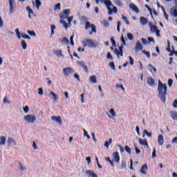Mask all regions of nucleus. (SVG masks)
Instances as JSON below:
<instances>
[{
    "label": "nucleus",
    "mask_w": 177,
    "mask_h": 177,
    "mask_svg": "<svg viewBox=\"0 0 177 177\" xmlns=\"http://www.w3.org/2000/svg\"><path fill=\"white\" fill-rule=\"evenodd\" d=\"M167 84H162L161 81H158V96L161 100L162 103H165L167 102Z\"/></svg>",
    "instance_id": "1"
},
{
    "label": "nucleus",
    "mask_w": 177,
    "mask_h": 177,
    "mask_svg": "<svg viewBox=\"0 0 177 177\" xmlns=\"http://www.w3.org/2000/svg\"><path fill=\"white\" fill-rule=\"evenodd\" d=\"M101 2L102 3H104V5L106 6L109 12L108 15L109 16H111L113 15V12L114 13H117L118 12V10L117 9V7L113 6V9H111V7L113 6V3H111V1L110 0H101Z\"/></svg>",
    "instance_id": "2"
},
{
    "label": "nucleus",
    "mask_w": 177,
    "mask_h": 177,
    "mask_svg": "<svg viewBox=\"0 0 177 177\" xmlns=\"http://www.w3.org/2000/svg\"><path fill=\"white\" fill-rule=\"evenodd\" d=\"M83 46L84 48H97V44L95 43L93 40L91 39H86L82 41Z\"/></svg>",
    "instance_id": "3"
},
{
    "label": "nucleus",
    "mask_w": 177,
    "mask_h": 177,
    "mask_svg": "<svg viewBox=\"0 0 177 177\" xmlns=\"http://www.w3.org/2000/svg\"><path fill=\"white\" fill-rule=\"evenodd\" d=\"M89 28H91V31L89 32V35H92L93 32H96V26L95 24H91V22L86 21L85 25V30H89Z\"/></svg>",
    "instance_id": "4"
},
{
    "label": "nucleus",
    "mask_w": 177,
    "mask_h": 177,
    "mask_svg": "<svg viewBox=\"0 0 177 177\" xmlns=\"http://www.w3.org/2000/svg\"><path fill=\"white\" fill-rule=\"evenodd\" d=\"M24 121H26V122H28L29 124H34V122H35L37 120V118L35 117V115H26L24 117Z\"/></svg>",
    "instance_id": "5"
},
{
    "label": "nucleus",
    "mask_w": 177,
    "mask_h": 177,
    "mask_svg": "<svg viewBox=\"0 0 177 177\" xmlns=\"http://www.w3.org/2000/svg\"><path fill=\"white\" fill-rule=\"evenodd\" d=\"M122 49H124V46H122H122L119 47V50L117 48L114 50V53L115 55H116V56H118V57H120V56L122 57L124 56V54L122 53Z\"/></svg>",
    "instance_id": "6"
},
{
    "label": "nucleus",
    "mask_w": 177,
    "mask_h": 177,
    "mask_svg": "<svg viewBox=\"0 0 177 177\" xmlns=\"http://www.w3.org/2000/svg\"><path fill=\"white\" fill-rule=\"evenodd\" d=\"M149 27L151 28V32H156V36H158V37H161V35H160V30L157 28L156 26H153L150 24Z\"/></svg>",
    "instance_id": "7"
},
{
    "label": "nucleus",
    "mask_w": 177,
    "mask_h": 177,
    "mask_svg": "<svg viewBox=\"0 0 177 177\" xmlns=\"http://www.w3.org/2000/svg\"><path fill=\"white\" fill-rule=\"evenodd\" d=\"M74 73V70L72 68L68 67L63 69V73L64 74L65 77H68L70 74H73Z\"/></svg>",
    "instance_id": "8"
},
{
    "label": "nucleus",
    "mask_w": 177,
    "mask_h": 177,
    "mask_svg": "<svg viewBox=\"0 0 177 177\" xmlns=\"http://www.w3.org/2000/svg\"><path fill=\"white\" fill-rule=\"evenodd\" d=\"M10 5V13H14L15 12V6H16V3H15V0H8Z\"/></svg>",
    "instance_id": "9"
},
{
    "label": "nucleus",
    "mask_w": 177,
    "mask_h": 177,
    "mask_svg": "<svg viewBox=\"0 0 177 177\" xmlns=\"http://www.w3.org/2000/svg\"><path fill=\"white\" fill-rule=\"evenodd\" d=\"M51 120H53V121H55V122H57V124H59V125H62V124H63V120L60 116H52Z\"/></svg>",
    "instance_id": "10"
},
{
    "label": "nucleus",
    "mask_w": 177,
    "mask_h": 177,
    "mask_svg": "<svg viewBox=\"0 0 177 177\" xmlns=\"http://www.w3.org/2000/svg\"><path fill=\"white\" fill-rule=\"evenodd\" d=\"M77 64H79V66H81L82 68H83V70H84V71H85V73H86V74H88V73H89V71L88 70V67L86 66V65H85V62H81V61H77Z\"/></svg>",
    "instance_id": "11"
},
{
    "label": "nucleus",
    "mask_w": 177,
    "mask_h": 177,
    "mask_svg": "<svg viewBox=\"0 0 177 177\" xmlns=\"http://www.w3.org/2000/svg\"><path fill=\"white\" fill-rule=\"evenodd\" d=\"M70 15V9L64 10V14L60 15L61 19H67Z\"/></svg>",
    "instance_id": "12"
},
{
    "label": "nucleus",
    "mask_w": 177,
    "mask_h": 177,
    "mask_svg": "<svg viewBox=\"0 0 177 177\" xmlns=\"http://www.w3.org/2000/svg\"><path fill=\"white\" fill-rule=\"evenodd\" d=\"M8 146L11 147V146H17V143L13 138H8L7 140Z\"/></svg>",
    "instance_id": "13"
},
{
    "label": "nucleus",
    "mask_w": 177,
    "mask_h": 177,
    "mask_svg": "<svg viewBox=\"0 0 177 177\" xmlns=\"http://www.w3.org/2000/svg\"><path fill=\"white\" fill-rule=\"evenodd\" d=\"M113 160L115 161V162H120V153L118 152H114L113 153Z\"/></svg>",
    "instance_id": "14"
},
{
    "label": "nucleus",
    "mask_w": 177,
    "mask_h": 177,
    "mask_svg": "<svg viewBox=\"0 0 177 177\" xmlns=\"http://www.w3.org/2000/svg\"><path fill=\"white\" fill-rule=\"evenodd\" d=\"M85 173L86 175H88V177H97V174H96L93 170H87Z\"/></svg>",
    "instance_id": "15"
},
{
    "label": "nucleus",
    "mask_w": 177,
    "mask_h": 177,
    "mask_svg": "<svg viewBox=\"0 0 177 177\" xmlns=\"http://www.w3.org/2000/svg\"><path fill=\"white\" fill-rule=\"evenodd\" d=\"M129 8L130 9H131V10L136 12V13H139V8H138V6H136V5H135L134 3H131L129 5Z\"/></svg>",
    "instance_id": "16"
},
{
    "label": "nucleus",
    "mask_w": 177,
    "mask_h": 177,
    "mask_svg": "<svg viewBox=\"0 0 177 177\" xmlns=\"http://www.w3.org/2000/svg\"><path fill=\"white\" fill-rule=\"evenodd\" d=\"M138 142L139 144L141 145V146H146L147 147H149V143L147 142V140H142V138H139Z\"/></svg>",
    "instance_id": "17"
},
{
    "label": "nucleus",
    "mask_w": 177,
    "mask_h": 177,
    "mask_svg": "<svg viewBox=\"0 0 177 177\" xmlns=\"http://www.w3.org/2000/svg\"><path fill=\"white\" fill-rule=\"evenodd\" d=\"M136 50H143V46L142 44H140V41H137L136 46H135Z\"/></svg>",
    "instance_id": "18"
},
{
    "label": "nucleus",
    "mask_w": 177,
    "mask_h": 177,
    "mask_svg": "<svg viewBox=\"0 0 177 177\" xmlns=\"http://www.w3.org/2000/svg\"><path fill=\"white\" fill-rule=\"evenodd\" d=\"M158 143L159 146H162V145H164V137L161 134L158 137Z\"/></svg>",
    "instance_id": "19"
},
{
    "label": "nucleus",
    "mask_w": 177,
    "mask_h": 177,
    "mask_svg": "<svg viewBox=\"0 0 177 177\" xmlns=\"http://www.w3.org/2000/svg\"><path fill=\"white\" fill-rule=\"evenodd\" d=\"M145 169L147 170V165H146V164L142 166V167L140 170V172L141 174H143V175H147V173L145 171Z\"/></svg>",
    "instance_id": "20"
},
{
    "label": "nucleus",
    "mask_w": 177,
    "mask_h": 177,
    "mask_svg": "<svg viewBox=\"0 0 177 177\" xmlns=\"http://www.w3.org/2000/svg\"><path fill=\"white\" fill-rule=\"evenodd\" d=\"M147 84L149 86H153L154 85V79L151 77L147 78Z\"/></svg>",
    "instance_id": "21"
},
{
    "label": "nucleus",
    "mask_w": 177,
    "mask_h": 177,
    "mask_svg": "<svg viewBox=\"0 0 177 177\" xmlns=\"http://www.w3.org/2000/svg\"><path fill=\"white\" fill-rule=\"evenodd\" d=\"M6 145V138L5 136L0 137V145L3 146Z\"/></svg>",
    "instance_id": "22"
},
{
    "label": "nucleus",
    "mask_w": 177,
    "mask_h": 177,
    "mask_svg": "<svg viewBox=\"0 0 177 177\" xmlns=\"http://www.w3.org/2000/svg\"><path fill=\"white\" fill-rule=\"evenodd\" d=\"M140 21L141 24H142V26H146V24H147V18L141 17L140 18Z\"/></svg>",
    "instance_id": "23"
},
{
    "label": "nucleus",
    "mask_w": 177,
    "mask_h": 177,
    "mask_svg": "<svg viewBox=\"0 0 177 177\" xmlns=\"http://www.w3.org/2000/svg\"><path fill=\"white\" fill-rule=\"evenodd\" d=\"M90 82L91 84H97V79L95 75L91 76L90 77Z\"/></svg>",
    "instance_id": "24"
},
{
    "label": "nucleus",
    "mask_w": 177,
    "mask_h": 177,
    "mask_svg": "<svg viewBox=\"0 0 177 177\" xmlns=\"http://www.w3.org/2000/svg\"><path fill=\"white\" fill-rule=\"evenodd\" d=\"M26 10H28V12L29 19H31V15H34V11H32V9H31V8H30V6H28L26 8Z\"/></svg>",
    "instance_id": "25"
},
{
    "label": "nucleus",
    "mask_w": 177,
    "mask_h": 177,
    "mask_svg": "<svg viewBox=\"0 0 177 177\" xmlns=\"http://www.w3.org/2000/svg\"><path fill=\"white\" fill-rule=\"evenodd\" d=\"M111 143H113V139L109 138V141H105L104 147L109 149V146H110Z\"/></svg>",
    "instance_id": "26"
},
{
    "label": "nucleus",
    "mask_w": 177,
    "mask_h": 177,
    "mask_svg": "<svg viewBox=\"0 0 177 177\" xmlns=\"http://www.w3.org/2000/svg\"><path fill=\"white\" fill-rule=\"evenodd\" d=\"M61 42L62 44H65V45H68V44H70V41L66 37L62 38V39L61 40Z\"/></svg>",
    "instance_id": "27"
},
{
    "label": "nucleus",
    "mask_w": 177,
    "mask_h": 177,
    "mask_svg": "<svg viewBox=\"0 0 177 177\" xmlns=\"http://www.w3.org/2000/svg\"><path fill=\"white\" fill-rule=\"evenodd\" d=\"M170 117L174 120H177V112H171Z\"/></svg>",
    "instance_id": "28"
},
{
    "label": "nucleus",
    "mask_w": 177,
    "mask_h": 177,
    "mask_svg": "<svg viewBox=\"0 0 177 177\" xmlns=\"http://www.w3.org/2000/svg\"><path fill=\"white\" fill-rule=\"evenodd\" d=\"M109 113L110 114H111V115H109V118H113V117H115V111H114V109H111Z\"/></svg>",
    "instance_id": "29"
},
{
    "label": "nucleus",
    "mask_w": 177,
    "mask_h": 177,
    "mask_svg": "<svg viewBox=\"0 0 177 177\" xmlns=\"http://www.w3.org/2000/svg\"><path fill=\"white\" fill-rule=\"evenodd\" d=\"M50 95H51V96H53L55 102H57V99H58L57 95H56V93L55 92L50 91Z\"/></svg>",
    "instance_id": "30"
},
{
    "label": "nucleus",
    "mask_w": 177,
    "mask_h": 177,
    "mask_svg": "<svg viewBox=\"0 0 177 177\" xmlns=\"http://www.w3.org/2000/svg\"><path fill=\"white\" fill-rule=\"evenodd\" d=\"M114 3L116 5V6L122 8V2H121V0H115Z\"/></svg>",
    "instance_id": "31"
},
{
    "label": "nucleus",
    "mask_w": 177,
    "mask_h": 177,
    "mask_svg": "<svg viewBox=\"0 0 177 177\" xmlns=\"http://www.w3.org/2000/svg\"><path fill=\"white\" fill-rule=\"evenodd\" d=\"M60 23L63 25V26L64 27V28H66V30L68 28V24L66 21L61 20Z\"/></svg>",
    "instance_id": "32"
},
{
    "label": "nucleus",
    "mask_w": 177,
    "mask_h": 177,
    "mask_svg": "<svg viewBox=\"0 0 177 177\" xmlns=\"http://www.w3.org/2000/svg\"><path fill=\"white\" fill-rule=\"evenodd\" d=\"M21 46L24 50H26V49H27V43H26V41L24 40L21 41Z\"/></svg>",
    "instance_id": "33"
},
{
    "label": "nucleus",
    "mask_w": 177,
    "mask_h": 177,
    "mask_svg": "<svg viewBox=\"0 0 177 177\" xmlns=\"http://www.w3.org/2000/svg\"><path fill=\"white\" fill-rule=\"evenodd\" d=\"M171 42L169 41V40L167 41V47L166 48V50H167V52H172L173 50H171Z\"/></svg>",
    "instance_id": "34"
},
{
    "label": "nucleus",
    "mask_w": 177,
    "mask_h": 177,
    "mask_svg": "<svg viewBox=\"0 0 177 177\" xmlns=\"http://www.w3.org/2000/svg\"><path fill=\"white\" fill-rule=\"evenodd\" d=\"M171 15L174 17H177V9L176 8L171 9Z\"/></svg>",
    "instance_id": "35"
},
{
    "label": "nucleus",
    "mask_w": 177,
    "mask_h": 177,
    "mask_svg": "<svg viewBox=\"0 0 177 177\" xmlns=\"http://www.w3.org/2000/svg\"><path fill=\"white\" fill-rule=\"evenodd\" d=\"M122 19L123 20V21L126 23L127 26H129V21H128V19L127 18V17L122 16Z\"/></svg>",
    "instance_id": "36"
},
{
    "label": "nucleus",
    "mask_w": 177,
    "mask_h": 177,
    "mask_svg": "<svg viewBox=\"0 0 177 177\" xmlns=\"http://www.w3.org/2000/svg\"><path fill=\"white\" fill-rule=\"evenodd\" d=\"M142 53H144V55H146L148 59H150V52L146 51L145 50H142Z\"/></svg>",
    "instance_id": "37"
},
{
    "label": "nucleus",
    "mask_w": 177,
    "mask_h": 177,
    "mask_svg": "<svg viewBox=\"0 0 177 177\" xmlns=\"http://www.w3.org/2000/svg\"><path fill=\"white\" fill-rule=\"evenodd\" d=\"M84 131V136H86L87 139H91V136L88 134V131L85 129H83Z\"/></svg>",
    "instance_id": "38"
},
{
    "label": "nucleus",
    "mask_w": 177,
    "mask_h": 177,
    "mask_svg": "<svg viewBox=\"0 0 177 177\" xmlns=\"http://www.w3.org/2000/svg\"><path fill=\"white\" fill-rule=\"evenodd\" d=\"M111 42L112 43V46L115 47L117 46V43H115V40L114 39V37H111Z\"/></svg>",
    "instance_id": "39"
},
{
    "label": "nucleus",
    "mask_w": 177,
    "mask_h": 177,
    "mask_svg": "<svg viewBox=\"0 0 177 177\" xmlns=\"http://www.w3.org/2000/svg\"><path fill=\"white\" fill-rule=\"evenodd\" d=\"M109 66L112 70H115V64L113 62H110Z\"/></svg>",
    "instance_id": "40"
},
{
    "label": "nucleus",
    "mask_w": 177,
    "mask_h": 177,
    "mask_svg": "<svg viewBox=\"0 0 177 177\" xmlns=\"http://www.w3.org/2000/svg\"><path fill=\"white\" fill-rule=\"evenodd\" d=\"M60 8H61V4H60V3H58L55 6L54 9H55V10H60Z\"/></svg>",
    "instance_id": "41"
},
{
    "label": "nucleus",
    "mask_w": 177,
    "mask_h": 177,
    "mask_svg": "<svg viewBox=\"0 0 177 177\" xmlns=\"http://www.w3.org/2000/svg\"><path fill=\"white\" fill-rule=\"evenodd\" d=\"M55 30H56V26L55 25H51V35L55 34Z\"/></svg>",
    "instance_id": "42"
},
{
    "label": "nucleus",
    "mask_w": 177,
    "mask_h": 177,
    "mask_svg": "<svg viewBox=\"0 0 177 177\" xmlns=\"http://www.w3.org/2000/svg\"><path fill=\"white\" fill-rule=\"evenodd\" d=\"M57 56H61V57H63V51H62V50H57Z\"/></svg>",
    "instance_id": "43"
},
{
    "label": "nucleus",
    "mask_w": 177,
    "mask_h": 177,
    "mask_svg": "<svg viewBox=\"0 0 177 177\" xmlns=\"http://www.w3.org/2000/svg\"><path fill=\"white\" fill-rule=\"evenodd\" d=\"M21 37L24 39H31V37L28 35H21Z\"/></svg>",
    "instance_id": "44"
},
{
    "label": "nucleus",
    "mask_w": 177,
    "mask_h": 177,
    "mask_svg": "<svg viewBox=\"0 0 177 177\" xmlns=\"http://www.w3.org/2000/svg\"><path fill=\"white\" fill-rule=\"evenodd\" d=\"M15 32L17 35L18 39H20L21 37L20 36V31H19V28L15 29Z\"/></svg>",
    "instance_id": "45"
},
{
    "label": "nucleus",
    "mask_w": 177,
    "mask_h": 177,
    "mask_svg": "<svg viewBox=\"0 0 177 177\" xmlns=\"http://www.w3.org/2000/svg\"><path fill=\"white\" fill-rule=\"evenodd\" d=\"M106 161H108V162H110L111 165L112 167H114V162H113L111 159L110 157L106 158Z\"/></svg>",
    "instance_id": "46"
},
{
    "label": "nucleus",
    "mask_w": 177,
    "mask_h": 177,
    "mask_svg": "<svg viewBox=\"0 0 177 177\" xmlns=\"http://www.w3.org/2000/svg\"><path fill=\"white\" fill-rule=\"evenodd\" d=\"M28 34H29V35H31L32 37H35L36 34L35 32L34 31H31V30H27Z\"/></svg>",
    "instance_id": "47"
},
{
    "label": "nucleus",
    "mask_w": 177,
    "mask_h": 177,
    "mask_svg": "<svg viewBox=\"0 0 177 177\" xmlns=\"http://www.w3.org/2000/svg\"><path fill=\"white\" fill-rule=\"evenodd\" d=\"M127 38L130 41H132V39H133V35H132V33H128L127 34Z\"/></svg>",
    "instance_id": "48"
},
{
    "label": "nucleus",
    "mask_w": 177,
    "mask_h": 177,
    "mask_svg": "<svg viewBox=\"0 0 177 177\" xmlns=\"http://www.w3.org/2000/svg\"><path fill=\"white\" fill-rule=\"evenodd\" d=\"M124 149L126 150L127 153L131 154V149L130 147H129L128 146H125Z\"/></svg>",
    "instance_id": "49"
},
{
    "label": "nucleus",
    "mask_w": 177,
    "mask_h": 177,
    "mask_svg": "<svg viewBox=\"0 0 177 177\" xmlns=\"http://www.w3.org/2000/svg\"><path fill=\"white\" fill-rule=\"evenodd\" d=\"M41 1L39 0H36V8L37 9H39V6H41Z\"/></svg>",
    "instance_id": "50"
},
{
    "label": "nucleus",
    "mask_w": 177,
    "mask_h": 177,
    "mask_svg": "<svg viewBox=\"0 0 177 177\" xmlns=\"http://www.w3.org/2000/svg\"><path fill=\"white\" fill-rule=\"evenodd\" d=\"M144 133H145V134H147V136H148V138H151L152 133H150V132H149V131H147V130H144Z\"/></svg>",
    "instance_id": "51"
},
{
    "label": "nucleus",
    "mask_w": 177,
    "mask_h": 177,
    "mask_svg": "<svg viewBox=\"0 0 177 177\" xmlns=\"http://www.w3.org/2000/svg\"><path fill=\"white\" fill-rule=\"evenodd\" d=\"M173 82H174V80H172V79H169L168 80V86H169V88H171V86H172Z\"/></svg>",
    "instance_id": "52"
},
{
    "label": "nucleus",
    "mask_w": 177,
    "mask_h": 177,
    "mask_svg": "<svg viewBox=\"0 0 177 177\" xmlns=\"http://www.w3.org/2000/svg\"><path fill=\"white\" fill-rule=\"evenodd\" d=\"M74 78H76L79 82L81 81V79H80V75L77 73H75Z\"/></svg>",
    "instance_id": "53"
},
{
    "label": "nucleus",
    "mask_w": 177,
    "mask_h": 177,
    "mask_svg": "<svg viewBox=\"0 0 177 177\" xmlns=\"http://www.w3.org/2000/svg\"><path fill=\"white\" fill-rule=\"evenodd\" d=\"M28 110H30V108L28 107V106H26L24 108V113H26L27 114V113H28Z\"/></svg>",
    "instance_id": "54"
},
{
    "label": "nucleus",
    "mask_w": 177,
    "mask_h": 177,
    "mask_svg": "<svg viewBox=\"0 0 177 177\" xmlns=\"http://www.w3.org/2000/svg\"><path fill=\"white\" fill-rule=\"evenodd\" d=\"M135 150H136V154H140V149H139V148H138L136 145H135Z\"/></svg>",
    "instance_id": "55"
},
{
    "label": "nucleus",
    "mask_w": 177,
    "mask_h": 177,
    "mask_svg": "<svg viewBox=\"0 0 177 177\" xmlns=\"http://www.w3.org/2000/svg\"><path fill=\"white\" fill-rule=\"evenodd\" d=\"M174 55H175L176 56H177V51L173 50L171 51L170 54L169 55V56H174Z\"/></svg>",
    "instance_id": "56"
},
{
    "label": "nucleus",
    "mask_w": 177,
    "mask_h": 177,
    "mask_svg": "<svg viewBox=\"0 0 177 177\" xmlns=\"http://www.w3.org/2000/svg\"><path fill=\"white\" fill-rule=\"evenodd\" d=\"M106 59H110L111 60H113V56L111 55V53H107Z\"/></svg>",
    "instance_id": "57"
},
{
    "label": "nucleus",
    "mask_w": 177,
    "mask_h": 177,
    "mask_svg": "<svg viewBox=\"0 0 177 177\" xmlns=\"http://www.w3.org/2000/svg\"><path fill=\"white\" fill-rule=\"evenodd\" d=\"M156 157H157V155H156V148H154L152 152V158H156Z\"/></svg>",
    "instance_id": "58"
},
{
    "label": "nucleus",
    "mask_w": 177,
    "mask_h": 177,
    "mask_svg": "<svg viewBox=\"0 0 177 177\" xmlns=\"http://www.w3.org/2000/svg\"><path fill=\"white\" fill-rule=\"evenodd\" d=\"M121 26V21H118L117 30L120 32V27Z\"/></svg>",
    "instance_id": "59"
},
{
    "label": "nucleus",
    "mask_w": 177,
    "mask_h": 177,
    "mask_svg": "<svg viewBox=\"0 0 177 177\" xmlns=\"http://www.w3.org/2000/svg\"><path fill=\"white\" fill-rule=\"evenodd\" d=\"M141 41H142V44H143L144 45H147V39H145V38H142V39H141Z\"/></svg>",
    "instance_id": "60"
},
{
    "label": "nucleus",
    "mask_w": 177,
    "mask_h": 177,
    "mask_svg": "<svg viewBox=\"0 0 177 177\" xmlns=\"http://www.w3.org/2000/svg\"><path fill=\"white\" fill-rule=\"evenodd\" d=\"M129 59L130 60V64L131 66H133V58H132V57L129 56Z\"/></svg>",
    "instance_id": "61"
},
{
    "label": "nucleus",
    "mask_w": 177,
    "mask_h": 177,
    "mask_svg": "<svg viewBox=\"0 0 177 177\" xmlns=\"http://www.w3.org/2000/svg\"><path fill=\"white\" fill-rule=\"evenodd\" d=\"M39 95H44V90L42 89V88H39V92H38Z\"/></svg>",
    "instance_id": "62"
},
{
    "label": "nucleus",
    "mask_w": 177,
    "mask_h": 177,
    "mask_svg": "<svg viewBox=\"0 0 177 177\" xmlns=\"http://www.w3.org/2000/svg\"><path fill=\"white\" fill-rule=\"evenodd\" d=\"M173 107H174V109L177 108V100H175L173 102Z\"/></svg>",
    "instance_id": "63"
},
{
    "label": "nucleus",
    "mask_w": 177,
    "mask_h": 177,
    "mask_svg": "<svg viewBox=\"0 0 177 177\" xmlns=\"http://www.w3.org/2000/svg\"><path fill=\"white\" fill-rule=\"evenodd\" d=\"M84 96H85V93H83L82 95H80L82 103H84Z\"/></svg>",
    "instance_id": "64"
}]
</instances>
